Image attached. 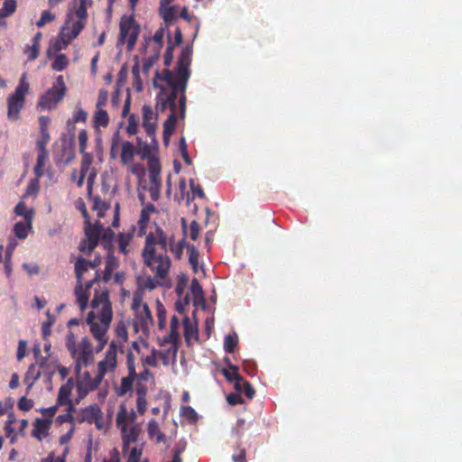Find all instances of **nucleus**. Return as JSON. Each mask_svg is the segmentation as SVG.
<instances>
[{
    "instance_id": "42",
    "label": "nucleus",
    "mask_w": 462,
    "mask_h": 462,
    "mask_svg": "<svg viewBox=\"0 0 462 462\" xmlns=\"http://www.w3.org/2000/svg\"><path fill=\"white\" fill-rule=\"evenodd\" d=\"M116 336L120 343H125L128 340V332L124 321H119L116 324Z\"/></svg>"
},
{
    "instance_id": "2",
    "label": "nucleus",
    "mask_w": 462,
    "mask_h": 462,
    "mask_svg": "<svg viewBox=\"0 0 462 462\" xmlns=\"http://www.w3.org/2000/svg\"><path fill=\"white\" fill-rule=\"evenodd\" d=\"M185 239L175 243L174 236H168L164 230L155 226L154 231H151L145 237L144 246L142 250V257L144 265L155 273V277L164 279L171 265L168 255V248L180 260L185 247Z\"/></svg>"
},
{
    "instance_id": "17",
    "label": "nucleus",
    "mask_w": 462,
    "mask_h": 462,
    "mask_svg": "<svg viewBox=\"0 0 462 462\" xmlns=\"http://www.w3.org/2000/svg\"><path fill=\"white\" fill-rule=\"evenodd\" d=\"M137 374H129L122 377L120 384L115 386V393L117 396L123 397L127 393H133L134 382L136 380Z\"/></svg>"
},
{
    "instance_id": "46",
    "label": "nucleus",
    "mask_w": 462,
    "mask_h": 462,
    "mask_svg": "<svg viewBox=\"0 0 462 462\" xmlns=\"http://www.w3.org/2000/svg\"><path fill=\"white\" fill-rule=\"evenodd\" d=\"M98 245L97 241L86 238L79 244V250L84 254H90Z\"/></svg>"
},
{
    "instance_id": "48",
    "label": "nucleus",
    "mask_w": 462,
    "mask_h": 462,
    "mask_svg": "<svg viewBox=\"0 0 462 462\" xmlns=\"http://www.w3.org/2000/svg\"><path fill=\"white\" fill-rule=\"evenodd\" d=\"M232 460L233 462H246V450L241 444L237 445L232 454Z\"/></svg>"
},
{
    "instance_id": "33",
    "label": "nucleus",
    "mask_w": 462,
    "mask_h": 462,
    "mask_svg": "<svg viewBox=\"0 0 462 462\" xmlns=\"http://www.w3.org/2000/svg\"><path fill=\"white\" fill-rule=\"evenodd\" d=\"M161 16L166 23H170L177 18V7L175 5L162 7Z\"/></svg>"
},
{
    "instance_id": "9",
    "label": "nucleus",
    "mask_w": 462,
    "mask_h": 462,
    "mask_svg": "<svg viewBox=\"0 0 462 462\" xmlns=\"http://www.w3.org/2000/svg\"><path fill=\"white\" fill-rule=\"evenodd\" d=\"M123 352L124 346H118L116 342L112 341L106 351L105 357L97 364V373L105 377L108 372H114L117 366V350Z\"/></svg>"
},
{
    "instance_id": "40",
    "label": "nucleus",
    "mask_w": 462,
    "mask_h": 462,
    "mask_svg": "<svg viewBox=\"0 0 462 462\" xmlns=\"http://www.w3.org/2000/svg\"><path fill=\"white\" fill-rule=\"evenodd\" d=\"M31 226L32 225L29 226V222H27V224H24L23 222L20 221L14 224V232L19 239H24L27 237L28 228H30Z\"/></svg>"
},
{
    "instance_id": "18",
    "label": "nucleus",
    "mask_w": 462,
    "mask_h": 462,
    "mask_svg": "<svg viewBox=\"0 0 462 462\" xmlns=\"http://www.w3.org/2000/svg\"><path fill=\"white\" fill-rule=\"evenodd\" d=\"M51 423V420L37 418L33 423V429L32 431V437L38 440H42V438L48 436Z\"/></svg>"
},
{
    "instance_id": "49",
    "label": "nucleus",
    "mask_w": 462,
    "mask_h": 462,
    "mask_svg": "<svg viewBox=\"0 0 462 462\" xmlns=\"http://www.w3.org/2000/svg\"><path fill=\"white\" fill-rule=\"evenodd\" d=\"M75 15L79 18L78 21L83 22L88 17L87 0H79V4L75 10Z\"/></svg>"
},
{
    "instance_id": "57",
    "label": "nucleus",
    "mask_w": 462,
    "mask_h": 462,
    "mask_svg": "<svg viewBox=\"0 0 462 462\" xmlns=\"http://www.w3.org/2000/svg\"><path fill=\"white\" fill-rule=\"evenodd\" d=\"M158 327L160 329H163L166 324V310L162 304H159L157 310Z\"/></svg>"
},
{
    "instance_id": "10",
    "label": "nucleus",
    "mask_w": 462,
    "mask_h": 462,
    "mask_svg": "<svg viewBox=\"0 0 462 462\" xmlns=\"http://www.w3.org/2000/svg\"><path fill=\"white\" fill-rule=\"evenodd\" d=\"M103 379L104 377L100 376L99 373L95 377H92L90 373L86 371L77 382V390L79 397H85L88 393L97 389Z\"/></svg>"
},
{
    "instance_id": "59",
    "label": "nucleus",
    "mask_w": 462,
    "mask_h": 462,
    "mask_svg": "<svg viewBox=\"0 0 462 462\" xmlns=\"http://www.w3.org/2000/svg\"><path fill=\"white\" fill-rule=\"evenodd\" d=\"M17 406L19 410L28 411L32 408L33 401L26 398L25 396H23L19 399Z\"/></svg>"
},
{
    "instance_id": "44",
    "label": "nucleus",
    "mask_w": 462,
    "mask_h": 462,
    "mask_svg": "<svg viewBox=\"0 0 462 462\" xmlns=\"http://www.w3.org/2000/svg\"><path fill=\"white\" fill-rule=\"evenodd\" d=\"M46 315L48 317V320L43 322L42 327V332L44 338H47L51 335V328L55 322V317L50 310H47Z\"/></svg>"
},
{
    "instance_id": "15",
    "label": "nucleus",
    "mask_w": 462,
    "mask_h": 462,
    "mask_svg": "<svg viewBox=\"0 0 462 462\" xmlns=\"http://www.w3.org/2000/svg\"><path fill=\"white\" fill-rule=\"evenodd\" d=\"M37 365H39V369L42 371V374H45L49 379L56 373V369L58 367V361H51L49 360V356H41L40 349L34 348L33 350Z\"/></svg>"
},
{
    "instance_id": "28",
    "label": "nucleus",
    "mask_w": 462,
    "mask_h": 462,
    "mask_svg": "<svg viewBox=\"0 0 462 462\" xmlns=\"http://www.w3.org/2000/svg\"><path fill=\"white\" fill-rule=\"evenodd\" d=\"M93 124L95 127H106L109 124V116L103 108H97L95 112Z\"/></svg>"
},
{
    "instance_id": "14",
    "label": "nucleus",
    "mask_w": 462,
    "mask_h": 462,
    "mask_svg": "<svg viewBox=\"0 0 462 462\" xmlns=\"http://www.w3.org/2000/svg\"><path fill=\"white\" fill-rule=\"evenodd\" d=\"M84 27V22L76 21L72 23L71 26H69V21H67L61 28L59 35L65 42V45L69 46V44L79 35Z\"/></svg>"
},
{
    "instance_id": "56",
    "label": "nucleus",
    "mask_w": 462,
    "mask_h": 462,
    "mask_svg": "<svg viewBox=\"0 0 462 462\" xmlns=\"http://www.w3.org/2000/svg\"><path fill=\"white\" fill-rule=\"evenodd\" d=\"M39 51H40V46L38 45V43H32V46H28L26 48L24 52L27 55L28 60H34L39 56Z\"/></svg>"
},
{
    "instance_id": "62",
    "label": "nucleus",
    "mask_w": 462,
    "mask_h": 462,
    "mask_svg": "<svg viewBox=\"0 0 462 462\" xmlns=\"http://www.w3.org/2000/svg\"><path fill=\"white\" fill-rule=\"evenodd\" d=\"M79 152L84 153L86 152L87 144H88V132L86 130H81L79 134Z\"/></svg>"
},
{
    "instance_id": "7",
    "label": "nucleus",
    "mask_w": 462,
    "mask_h": 462,
    "mask_svg": "<svg viewBox=\"0 0 462 462\" xmlns=\"http://www.w3.org/2000/svg\"><path fill=\"white\" fill-rule=\"evenodd\" d=\"M128 412L125 404L120 405L119 411L116 414V421L117 427L120 429L122 433V440L124 449L126 448L131 443H134L139 436L140 428L134 424L129 429L125 423L127 420Z\"/></svg>"
},
{
    "instance_id": "51",
    "label": "nucleus",
    "mask_w": 462,
    "mask_h": 462,
    "mask_svg": "<svg viewBox=\"0 0 462 462\" xmlns=\"http://www.w3.org/2000/svg\"><path fill=\"white\" fill-rule=\"evenodd\" d=\"M125 365L129 374H137L135 368V356L132 351H128L126 354Z\"/></svg>"
},
{
    "instance_id": "11",
    "label": "nucleus",
    "mask_w": 462,
    "mask_h": 462,
    "mask_svg": "<svg viewBox=\"0 0 462 462\" xmlns=\"http://www.w3.org/2000/svg\"><path fill=\"white\" fill-rule=\"evenodd\" d=\"M100 280V275L98 272L96 273L95 277L87 282L86 287L83 286L82 282L78 283L75 287V295L77 298V302L79 304V307L81 311H84L88 305L89 300V293L88 290L98 281Z\"/></svg>"
},
{
    "instance_id": "43",
    "label": "nucleus",
    "mask_w": 462,
    "mask_h": 462,
    "mask_svg": "<svg viewBox=\"0 0 462 462\" xmlns=\"http://www.w3.org/2000/svg\"><path fill=\"white\" fill-rule=\"evenodd\" d=\"M149 221H150V216L146 215V213L141 212L139 220L137 222V225H138L137 236L139 237H142L143 236L145 235Z\"/></svg>"
},
{
    "instance_id": "60",
    "label": "nucleus",
    "mask_w": 462,
    "mask_h": 462,
    "mask_svg": "<svg viewBox=\"0 0 462 462\" xmlns=\"http://www.w3.org/2000/svg\"><path fill=\"white\" fill-rule=\"evenodd\" d=\"M157 354H158V351L156 349H152L151 355L145 356L143 359V364L146 365L152 366V367L157 366L158 365Z\"/></svg>"
},
{
    "instance_id": "27",
    "label": "nucleus",
    "mask_w": 462,
    "mask_h": 462,
    "mask_svg": "<svg viewBox=\"0 0 462 462\" xmlns=\"http://www.w3.org/2000/svg\"><path fill=\"white\" fill-rule=\"evenodd\" d=\"M117 259L114 255H108L106 260L105 271L102 276V280L106 282L111 279L112 273L117 268Z\"/></svg>"
},
{
    "instance_id": "6",
    "label": "nucleus",
    "mask_w": 462,
    "mask_h": 462,
    "mask_svg": "<svg viewBox=\"0 0 462 462\" xmlns=\"http://www.w3.org/2000/svg\"><path fill=\"white\" fill-rule=\"evenodd\" d=\"M67 88L63 76L57 77L53 86L42 94L38 101V106L43 110L55 109L66 95Z\"/></svg>"
},
{
    "instance_id": "26",
    "label": "nucleus",
    "mask_w": 462,
    "mask_h": 462,
    "mask_svg": "<svg viewBox=\"0 0 462 462\" xmlns=\"http://www.w3.org/2000/svg\"><path fill=\"white\" fill-rule=\"evenodd\" d=\"M49 159L48 151H38L37 162L33 168L35 177L42 178L44 174L43 168Z\"/></svg>"
},
{
    "instance_id": "1",
    "label": "nucleus",
    "mask_w": 462,
    "mask_h": 462,
    "mask_svg": "<svg viewBox=\"0 0 462 462\" xmlns=\"http://www.w3.org/2000/svg\"><path fill=\"white\" fill-rule=\"evenodd\" d=\"M192 50L189 47L182 49L174 70L163 69L156 72L153 85L160 89L156 97L155 109L157 113H164L167 109L171 114L163 123V142L169 144L170 138L175 131L176 99L179 97V110L180 117H184L186 111V89L190 77L189 66L191 63Z\"/></svg>"
},
{
    "instance_id": "3",
    "label": "nucleus",
    "mask_w": 462,
    "mask_h": 462,
    "mask_svg": "<svg viewBox=\"0 0 462 462\" xmlns=\"http://www.w3.org/2000/svg\"><path fill=\"white\" fill-rule=\"evenodd\" d=\"M91 308L99 313L100 323L92 324L90 331L98 341L97 351H101L107 343L106 333L113 319L112 304L107 290L97 292L91 301Z\"/></svg>"
},
{
    "instance_id": "61",
    "label": "nucleus",
    "mask_w": 462,
    "mask_h": 462,
    "mask_svg": "<svg viewBox=\"0 0 462 462\" xmlns=\"http://www.w3.org/2000/svg\"><path fill=\"white\" fill-rule=\"evenodd\" d=\"M40 179L35 177V179L32 180L27 186L26 194L27 195H36L40 189Z\"/></svg>"
},
{
    "instance_id": "32",
    "label": "nucleus",
    "mask_w": 462,
    "mask_h": 462,
    "mask_svg": "<svg viewBox=\"0 0 462 462\" xmlns=\"http://www.w3.org/2000/svg\"><path fill=\"white\" fill-rule=\"evenodd\" d=\"M69 65V60L67 56L63 53L58 54L54 60L51 63V69L54 71H62L64 70Z\"/></svg>"
},
{
    "instance_id": "39",
    "label": "nucleus",
    "mask_w": 462,
    "mask_h": 462,
    "mask_svg": "<svg viewBox=\"0 0 462 462\" xmlns=\"http://www.w3.org/2000/svg\"><path fill=\"white\" fill-rule=\"evenodd\" d=\"M225 361L227 364L229 369L224 368L222 370V374L227 381L234 382V383H236V379L235 378V373L236 372V374H239L238 366L232 365L228 359H226Z\"/></svg>"
},
{
    "instance_id": "19",
    "label": "nucleus",
    "mask_w": 462,
    "mask_h": 462,
    "mask_svg": "<svg viewBox=\"0 0 462 462\" xmlns=\"http://www.w3.org/2000/svg\"><path fill=\"white\" fill-rule=\"evenodd\" d=\"M75 383L73 378H69L67 382L60 386L58 393L57 403L58 405H64L65 403L69 402L70 396L72 391L74 389Z\"/></svg>"
},
{
    "instance_id": "16",
    "label": "nucleus",
    "mask_w": 462,
    "mask_h": 462,
    "mask_svg": "<svg viewBox=\"0 0 462 462\" xmlns=\"http://www.w3.org/2000/svg\"><path fill=\"white\" fill-rule=\"evenodd\" d=\"M180 321L176 315H173L171 319L170 333L162 338V344H171L173 346L174 354L178 349V343L180 339L179 334Z\"/></svg>"
},
{
    "instance_id": "24",
    "label": "nucleus",
    "mask_w": 462,
    "mask_h": 462,
    "mask_svg": "<svg viewBox=\"0 0 462 462\" xmlns=\"http://www.w3.org/2000/svg\"><path fill=\"white\" fill-rule=\"evenodd\" d=\"M135 152H136V150L131 142H129V141L123 142L122 146H121V154H120V160H121L122 164H124V165L130 164L134 161Z\"/></svg>"
},
{
    "instance_id": "54",
    "label": "nucleus",
    "mask_w": 462,
    "mask_h": 462,
    "mask_svg": "<svg viewBox=\"0 0 462 462\" xmlns=\"http://www.w3.org/2000/svg\"><path fill=\"white\" fill-rule=\"evenodd\" d=\"M54 19L55 15L50 11L45 10L42 13L41 18L37 21L36 25L38 27H42L46 23L52 22Z\"/></svg>"
},
{
    "instance_id": "12",
    "label": "nucleus",
    "mask_w": 462,
    "mask_h": 462,
    "mask_svg": "<svg viewBox=\"0 0 462 462\" xmlns=\"http://www.w3.org/2000/svg\"><path fill=\"white\" fill-rule=\"evenodd\" d=\"M156 121L157 116L154 115L152 107L148 105L143 106V127L146 134L151 138L152 143L157 144L156 141Z\"/></svg>"
},
{
    "instance_id": "4",
    "label": "nucleus",
    "mask_w": 462,
    "mask_h": 462,
    "mask_svg": "<svg viewBox=\"0 0 462 462\" xmlns=\"http://www.w3.org/2000/svg\"><path fill=\"white\" fill-rule=\"evenodd\" d=\"M26 78V73H23L14 93L9 95L6 99L7 117L11 121H17L20 118L21 110L24 107L25 96L30 89Z\"/></svg>"
},
{
    "instance_id": "52",
    "label": "nucleus",
    "mask_w": 462,
    "mask_h": 462,
    "mask_svg": "<svg viewBox=\"0 0 462 462\" xmlns=\"http://www.w3.org/2000/svg\"><path fill=\"white\" fill-rule=\"evenodd\" d=\"M183 326H184V336H185V338L187 341H189V337H192L193 335H195L196 338H198V332H197V330L193 329V328L190 324L189 319L188 317H185L183 319Z\"/></svg>"
},
{
    "instance_id": "50",
    "label": "nucleus",
    "mask_w": 462,
    "mask_h": 462,
    "mask_svg": "<svg viewBox=\"0 0 462 462\" xmlns=\"http://www.w3.org/2000/svg\"><path fill=\"white\" fill-rule=\"evenodd\" d=\"M51 140L49 132H40V136L36 142L38 151H47L46 145Z\"/></svg>"
},
{
    "instance_id": "63",
    "label": "nucleus",
    "mask_w": 462,
    "mask_h": 462,
    "mask_svg": "<svg viewBox=\"0 0 462 462\" xmlns=\"http://www.w3.org/2000/svg\"><path fill=\"white\" fill-rule=\"evenodd\" d=\"M126 132L129 135H134L137 133V121L134 115H131L128 118Z\"/></svg>"
},
{
    "instance_id": "29",
    "label": "nucleus",
    "mask_w": 462,
    "mask_h": 462,
    "mask_svg": "<svg viewBox=\"0 0 462 462\" xmlns=\"http://www.w3.org/2000/svg\"><path fill=\"white\" fill-rule=\"evenodd\" d=\"M88 199L93 200L92 209L97 212V216L99 217H104L106 212L109 208V205L106 204L104 200H102L98 196L93 197L91 195V198Z\"/></svg>"
},
{
    "instance_id": "37",
    "label": "nucleus",
    "mask_w": 462,
    "mask_h": 462,
    "mask_svg": "<svg viewBox=\"0 0 462 462\" xmlns=\"http://www.w3.org/2000/svg\"><path fill=\"white\" fill-rule=\"evenodd\" d=\"M137 140H138L137 153L140 154L141 158L143 160H148V161L152 158H155L154 156H152L151 146L147 143L142 142L139 138Z\"/></svg>"
},
{
    "instance_id": "41",
    "label": "nucleus",
    "mask_w": 462,
    "mask_h": 462,
    "mask_svg": "<svg viewBox=\"0 0 462 462\" xmlns=\"http://www.w3.org/2000/svg\"><path fill=\"white\" fill-rule=\"evenodd\" d=\"M80 162V173L86 174L91 171V164L93 162V156L89 152H84Z\"/></svg>"
},
{
    "instance_id": "36",
    "label": "nucleus",
    "mask_w": 462,
    "mask_h": 462,
    "mask_svg": "<svg viewBox=\"0 0 462 462\" xmlns=\"http://www.w3.org/2000/svg\"><path fill=\"white\" fill-rule=\"evenodd\" d=\"M16 10L15 0H5L2 8L0 9V17L5 18L12 15Z\"/></svg>"
},
{
    "instance_id": "31",
    "label": "nucleus",
    "mask_w": 462,
    "mask_h": 462,
    "mask_svg": "<svg viewBox=\"0 0 462 462\" xmlns=\"http://www.w3.org/2000/svg\"><path fill=\"white\" fill-rule=\"evenodd\" d=\"M148 434L151 438L156 437L157 443L163 441L165 439V435L161 431L155 420H151L148 423Z\"/></svg>"
},
{
    "instance_id": "45",
    "label": "nucleus",
    "mask_w": 462,
    "mask_h": 462,
    "mask_svg": "<svg viewBox=\"0 0 462 462\" xmlns=\"http://www.w3.org/2000/svg\"><path fill=\"white\" fill-rule=\"evenodd\" d=\"M180 415L192 423L196 422L199 419L198 413L191 406H182Z\"/></svg>"
},
{
    "instance_id": "35",
    "label": "nucleus",
    "mask_w": 462,
    "mask_h": 462,
    "mask_svg": "<svg viewBox=\"0 0 462 462\" xmlns=\"http://www.w3.org/2000/svg\"><path fill=\"white\" fill-rule=\"evenodd\" d=\"M189 252V262L195 273H198L199 253L194 245H187Z\"/></svg>"
},
{
    "instance_id": "53",
    "label": "nucleus",
    "mask_w": 462,
    "mask_h": 462,
    "mask_svg": "<svg viewBox=\"0 0 462 462\" xmlns=\"http://www.w3.org/2000/svg\"><path fill=\"white\" fill-rule=\"evenodd\" d=\"M88 176L87 180V192L88 197L91 198V194L93 192V186L95 183V180L97 178V171L96 169L92 168L90 171H88Z\"/></svg>"
},
{
    "instance_id": "55",
    "label": "nucleus",
    "mask_w": 462,
    "mask_h": 462,
    "mask_svg": "<svg viewBox=\"0 0 462 462\" xmlns=\"http://www.w3.org/2000/svg\"><path fill=\"white\" fill-rule=\"evenodd\" d=\"M175 49V45H172V42L170 40L169 41V43H168V46H167V49L165 51V53H164V65L166 67H169L171 66V62H172V60H173V51Z\"/></svg>"
},
{
    "instance_id": "23",
    "label": "nucleus",
    "mask_w": 462,
    "mask_h": 462,
    "mask_svg": "<svg viewBox=\"0 0 462 462\" xmlns=\"http://www.w3.org/2000/svg\"><path fill=\"white\" fill-rule=\"evenodd\" d=\"M135 230H136V226H132L128 232L120 233L118 235V238H117L118 249H119V252L125 255H126L129 252L127 247L133 239L134 233L135 232Z\"/></svg>"
},
{
    "instance_id": "25",
    "label": "nucleus",
    "mask_w": 462,
    "mask_h": 462,
    "mask_svg": "<svg viewBox=\"0 0 462 462\" xmlns=\"http://www.w3.org/2000/svg\"><path fill=\"white\" fill-rule=\"evenodd\" d=\"M90 268V262L79 256L75 263V275L77 282L80 283L83 281V275Z\"/></svg>"
},
{
    "instance_id": "21",
    "label": "nucleus",
    "mask_w": 462,
    "mask_h": 462,
    "mask_svg": "<svg viewBox=\"0 0 462 462\" xmlns=\"http://www.w3.org/2000/svg\"><path fill=\"white\" fill-rule=\"evenodd\" d=\"M149 184H161V163L158 158H152L148 162Z\"/></svg>"
},
{
    "instance_id": "20",
    "label": "nucleus",
    "mask_w": 462,
    "mask_h": 462,
    "mask_svg": "<svg viewBox=\"0 0 462 462\" xmlns=\"http://www.w3.org/2000/svg\"><path fill=\"white\" fill-rule=\"evenodd\" d=\"M235 374V378L236 379L235 389L236 392L244 393L248 399L252 400L255 394V391L252 384L248 381L245 380L240 374H236V372Z\"/></svg>"
},
{
    "instance_id": "13",
    "label": "nucleus",
    "mask_w": 462,
    "mask_h": 462,
    "mask_svg": "<svg viewBox=\"0 0 462 462\" xmlns=\"http://www.w3.org/2000/svg\"><path fill=\"white\" fill-rule=\"evenodd\" d=\"M103 413L97 404L89 405L80 410L79 422L95 423L97 429L102 427Z\"/></svg>"
},
{
    "instance_id": "22",
    "label": "nucleus",
    "mask_w": 462,
    "mask_h": 462,
    "mask_svg": "<svg viewBox=\"0 0 462 462\" xmlns=\"http://www.w3.org/2000/svg\"><path fill=\"white\" fill-rule=\"evenodd\" d=\"M41 376L42 371L37 368V364H32L28 367L23 378V383L27 385V393Z\"/></svg>"
},
{
    "instance_id": "5",
    "label": "nucleus",
    "mask_w": 462,
    "mask_h": 462,
    "mask_svg": "<svg viewBox=\"0 0 462 462\" xmlns=\"http://www.w3.org/2000/svg\"><path fill=\"white\" fill-rule=\"evenodd\" d=\"M140 25L135 22L134 15H123L119 23V37L117 46L127 43V50L131 51L138 40Z\"/></svg>"
},
{
    "instance_id": "47",
    "label": "nucleus",
    "mask_w": 462,
    "mask_h": 462,
    "mask_svg": "<svg viewBox=\"0 0 462 462\" xmlns=\"http://www.w3.org/2000/svg\"><path fill=\"white\" fill-rule=\"evenodd\" d=\"M65 346L70 355H75V351L78 349L79 346H77L76 337L72 331L68 332Z\"/></svg>"
},
{
    "instance_id": "8",
    "label": "nucleus",
    "mask_w": 462,
    "mask_h": 462,
    "mask_svg": "<svg viewBox=\"0 0 462 462\" xmlns=\"http://www.w3.org/2000/svg\"><path fill=\"white\" fill-rule=\"evenodd\" d=\"M75 361V370L79 374L82 367H87L94 360L93 346L90 340L85 337L79 344L75 355H70Z\"/></svg>"
},
{
    "instance_id": "30",
    "label": "nucleus",
    "mask_w": 462,
    "mask_h": 462,
    "mask_svg": "<svg viewBox=\"0 0 462 462\" xmlns=\"http://www.w3.org/2000/svg\"><path fill=\"white\" fill-rule=\"evenodd\" d=\"M14 212L17 216L23 217L24 219L29 222V226L32 225L33 212L32 209H28L23 202H19L15 208Z\"/></svg>"
},
{
    "instance_id": "58",
    "label": "nucleus",
    "mask_w": 462,
    "mask_h": 462,
    "mask_svg": "<svg viewBox=\"0 0 462 462\" xmlns=\"http://www.w3.org/2000/svg\"><path fill=\"white\" fill-rule=\"evenodd\" d=\"M143 317H142V327L148 328L149 325L152 324V312L149 310V307L147 304H144L143 306Z\"/></svg>"
},
{
    "instance_id": "64",
    "label": "nucleus",
    "mask_w": 462,
    "mask_h": 462,
    "mask_svg": "<svg viewBox=\"0 0 462 462\" xmlns=\"http://www.w3.org/2000/svg\"><path fill=\"white\" fill-rule=\"evenodd\" d=\"M199 225L196 220L190 223L189 236L191 240L196 241L199 236Z\"/></svg>"
},
{
    "instance_id": "38",
    "label": "nucleus",
    "mask_w": 462,
    "mask_h": 462,
    "mask_svg": "<svg viewBox=\"0 0 462 462\" xmlns=\"http://www.w3.org/2000/svg\"><path fill=\"white\" fill-rule=\"evenodd\" d=\"M238 344V337L236 334L226 335L224 340V349L227 353H234Z\"/></svg>"
},
{
    "instance_id": "34",
    "label": "nucleus",
    "mask_w": 462,
    "mask_h": 462,
    "mask_svg": "<svg viewBox=\"0 0 462 462\" xmlns=\"http://www.w3.org/2000/svg\"><path fill=\"white\" fill-rule=\"evenodd\" d=\"M88 226L85 229V235L86 237L89 240H95L99 242L100 238V232H101V225L97 221L95 226H91L90 224L88 225Z\"/></svg>"
}]
</instances>
